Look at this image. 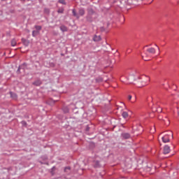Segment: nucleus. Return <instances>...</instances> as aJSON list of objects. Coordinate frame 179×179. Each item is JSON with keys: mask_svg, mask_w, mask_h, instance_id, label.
Listing matches in <instances>:
<instances>
[{"mask_svg": "<svg viewBox=\"0 0 179 179\" xmlns=\"http://www.w3.org/2000/svg\"><path fill=\"white\" fill-rule=\"evenodd\" d=\"M64 112H65V113H68V110H65Z\"/></svg>", "mask_w": 179, "mask_h": 179, "instance_id": "obj_30", "label": "nucleus"}, {"mask_svg": "<svg viewBox=\"0 0 179 179\" xmlns=\"http://www.w3.org/2000/svg\"><path fill=\"white\" fill-rule=\"evenodd\" d=\"M136 79H139V76H135V74H131L129 77V80L131 81V83H132L133 82H135V80H136Z\"/></svg>", "mask_w": 179, "mask_h": 179, "instance_id": "obj_3", "label": "nucleus"}, {"mask_svg": "<svg viewBox=\"0 0 179 179\" xmlns=\"http://www.w3.org/2000/svg\"><path fill=\"white\" fill-rule=\"evenodd\" d=\"M152 110L153 111V113H162V108L159 107V108H156V106H153L152 108Z\"/></svg>", "mask_w": 179, "mask_h": 179, "instance_id": "obj_5", "label": "nucleus"}, {"mask_svg": "<svg viewBox=\"0 0 179 179\" xmlns=\"http://www.w3.org/2000/svg\"><path fill=\"white\" fill-rule=\"evenodd\" d=\"M16 44H17L16 40L13 39L11 41V45H12V47H15V45H16Z\"/></svg>", "mask_w": 179, "mask_h": 179, "instance_id": "obj_16", "label": "nucleus"}, {"mask_svg": "<svg viewBox=\"0 0 179 179\" xmlns=\"http://www.w3.org/2000/svg\"><path fill=\"white\" fill-rule=\"evenodd\" d=\"M94 15V11H93V10H89L88 11V15L87 16V20H88V22H92V15Z\"/></svg>", "mask_w": 179, "mask_h": 179, "instance_id": "obj_2", "label": "nucleus"}, {"mask_svg": "<svg viewBox=\"0 0 179 179\" xmlns=\"http://www.w3.org/2000/svg\"><path fill=\"white\" fill-rule=\"evenodd\" d=\"M59 2L62 5H66V2H65V0H59Z\"/></svg>", "mask_w": 179, "mask_h": 179, "instance_id": "obj_18", "label": "nucleus"}, {"mask_svg": "<svg viewBox=\"0 0 179 179\" xmlns=\"http://www.w3.org/2000/svg\"><path fill=\"white\" fill-rule=\"evenodd\" d=\"M58 13H64V9L63 8L59 9Z\"/></svg>", "mask_w": 179, "mask_h": 179, "instance_id": "obj_24", "label": "nucleus"}, {"mask_svg": "<svg viewBox=\"0 0 179 179\" xmlns=\"http://www.w3.org/2000/svg\"><path fill=\"white\" fill-rule=\"evenodd\" d=\"M0 79H1V76H0Z\"/></svg>", "mask_w": 179, "mask_h": 179, "instance_id": "obj_31", "label": "nucleus"}, {"mask_svg": "<svg viewBox=\"0 0 179 179\" xmlns=\"http://www.w3.org/2000/svg\"><path fill=\"white\" fill-rule=\"evenodd\" d=\"M156 47H157L159 51L160 50V48H159V46H157V45H155Z\"/></svg>", "mask_w": 179, "mask_h": 179, "instance_id": "obj_28", "label": "nucleus"}, {"mask_svg": "<svg viewBox=\"0 0 179 179\" xmlns=\"http://www.w3.org/2000/svg\"><path fill=\"white\" fill-rule=\"evenodd\" d=\"M69 171H71V167L67 166L64 169V172L65 173H69Z\"/></svg>", "mask_w": 179, "mask_h": 179, "instance_id": "obj_17", "label": "nucleus"}, {"mask_svg": "<svg viewBox=\"0 0 179 179\" xmlns=\"http://www.w3.org/2000/svg\"><path fill=\"white\" fill-rule=\"evenodd\" d=\"M85 15V9L81 8L78 11V16L80 17V16H83Z\"/></svg>", "mask_w": 179, "mask_h": 179, "instance_id": "obj_9", "label": "nucleus"}, {"mask_svg": "<svg viewBox=\"0 0 179 179\" xmlns=\"http://www.w3.org/2000/svg\"><path fill=\"white\" fill-rule=\"evenodd\" d=\"M145 57H149V55H148V53H145Z\"/></svg>", "mask_w": 179, "mask_h": 179, "instance_id": "obj_29", "label": "nucleus"}, {"mask_svg": "<svg viewBox=\"0 0 179 179\" xmlns=\"http://www.w3.org/2000/svg\"><path fill=\"white\" fill-rule=\"evenodd\" d=\"M147 52H149V54H156V50L155 48H150L147 49Z\"/></svg>", "mask_w": 179, "mask_h": 179, "instance_id": "obj_6", "label": "nucleus"}, {"mask_svg": "<svg viewBox=\"0 0 179 179\" xmlns=\"http://www.w3.org/2000/svg\"><path fill=\"white\" fill-rule=\"evenodd\" d=\"M34 85H36V86H38L40 85V83L38 81L34 83Z\"/></svg>", "mask_w": 179, "mask_h": 179, "instance_id": "obj_25", "label": "nucleus"}, {"mask_svg": "<svg viewBox=\"0 0 179 179\" xmlns=\"http://www.w3.org/2000/svg\"><path fill=\"white\" fill-rule=\"evenodd\" d=\"M10 97H12V99H17V95H16V94L13 93V92H10Z\"/></svg>", "mask_w": 179, "mask_h": 179, "instance_id": "obj_13", "label": "nucleus"}, {"mask_svg": "<svg viewBox=\"0 0 179 179\" xmlns=\"http://www.w3.org/2000/svg\"><path fill=\"white\" fill-rule=\"evenodd\" d=\"M72 12H73V16H75L77 19H79V15L78 13H76V10H75V9H73Z\"/></svg>", "mask_w": 179, "mask_h": 179, "instance_id": "obj_14", "label": "nucleus"}, {"mask_svg": "<svg viewBox=\"0 0 179 179\" xmlns=\"http://www.w3.org/2000/svg\"><path fill=\"white\" fill-rule=\"evenodd\" d=\"M22 41L25 45H29V41H26L24 39H22Z\"/></svg>", "mask_w": 179, "mask_h": 179, "instance_id": "obj_22", "label": "nucleus"}, {"mask_svg": "<svg viewBox=\"0 0 179 179\" xmlns=\"http://www.w3.org/2000/svg\"><path fill=\"white\" fill-rule=\"evenodd\" d=\"M99 166H100L99 161H96L94 164V167H99Z\"/></svg>", "mask_w": 179, "mask_h": 179, "instance_id": "obj_23", "label": "nucleus"}, {"mask_svg": "<svg viewBox=\"0 0 179 179\" xmlns=\"http://www.w3.org/2000/svg\"><path fill=\"white\" fill-rule=\"evenodd\" d=\"M35 29H36L37 31H40L41 30V26H35Z\"/></svg>", "mask_w": 179, "mask_h": 179, "instance_id": "obj_19", "label": "nucleus"}, {"mask_svg": "<svg viewBox=\"0 0 179 179\" xmlns=\"http://www.w3.org/2000/svg\"><path fill=\"white\" fill-rule=\"evenodd\" d=\"M169 153H170V146H169V145H165V146L164 147V155H167V154H169Z\"/></svg>", "mask_w": 179, "mask_h": 179, "instance_id": "obj_4", "label": "nucleus"}, {"mask_svg": "<svg viewBox=\"0 0 179 179\" xmlns=\"http://www.w3.org/2000/svg\"><path fill=\"white\" fill-rule=\"evenodd\" d=\"M143 59H144V61H148L149 60L148 59H145V56H143Z\"/></svg>", "mask_w": 179, "mask_h": 179, "instance_id": "obj_27", "label": "nucleus"}, {"mask_svg": "<svg viewBox=\"0 0 179 179\" xmlns=\"http://www.w3.org/2000/svg\"><path fill=\"white\" fill-rule=\"evenodd\" d=\"M38 34H40V31H32L33 37H36V36H38Z\"/></svg>", "mask_w": 179, "mask_h": 179, "instance_id": "obj_11", "label": "nucleus"}, {"mask_svg": "<svg viewBox=\"0 0 179 179\" xmlns=\"http://www.w3.org/2000/svg\"><path fill=\"white\" fill-rule=\"evenodd\" d=\"M101 40V38L100 36H94V41H100Z\"/></svg>", "mask_w": 179, "mask_h": 179, "instance_id": "obj_12", "label": "nucleus"}, {"mask_svg": "<svg viewBox=\"0 0 179 179\" xmlns=\"http://www.w3.org/2000/svg\"><path fill=\"white\" fill-rule=\"evenodd\" d=\"M131 99H132V96L129 95V96H128V99H129V100H131Z\"/></svg>", "mask_w": 179, "mask_h": 179, "instance_id": "obj_26", "label": "nucleus"}, {"mask_svg": "<svg viewBox=\"0 0 179 179\" xmlns=\"http://www.w3.org/2000/svg\"><path fill=\"white\" fill-rule=\"evenodd\" d=\"M122 115L123 118H128V113L127 112H123L122 113Z\"/></svg>", "mask_w": 179, "mask_h": 179, "instance_id": "obj_15", "label": "nucleus"}, {"mask_svg": "<svg viewBox=\"0 0 179 179\" xmlns=\"http://www.w3.org/2000/svg\"><path fill=\"white\" fill-rule=\"evenodd\" d=\"M170 136L173 138V131H166L164 136L162 137V139L164 143H167V142H170Z\"/></svg>", "mask_w": 179, "mask_h": 179, "instance_id": "obj_1", "label": "nucleus"}, {"mask_svg": "<svg viewBox=\"0 0 179 179\" xmlns=\"http://www.w3.org/2000/svg\"><path fill=\"white\" fill-rule=\"evenodd\" d=\"M145 80L143 81V83H144V85H148L149 82H150V77L148 76H145Z\"/></svg>", "mask_w": 179, "mask_h": 179, "instance_id": "obj_7", "label": "nucleus"}, {"mask_svg": "<svg viewBox=\"0 0 179 179\" xmlns=\"http://www.w3.org/2000/svg\"><path fill=\"white\" fill-rule=\"evenodd\" d=\"M60 30L64 33L65 31H68V28L65 25H62L60 27Z\"/></svg>", "mask_w": 179, "mask_h": 179, "instance_id": "obj_10", "label": "nucleus"}, {"mask_svg": "<svg viewBox=\"0 0 179 179\" xmlns=\"http://www.w3.org/2000/svg\"><path fill=\"white\" fill-rule=\"evenodd\" d=\"M23 66H27V64H23L22 65H21V66L18 68V69H17V72H18V73L20 72V69H21L22 67H23Z\"/></svg>", "mask_w": 179, "mask_h": 179, "instance_id": "obj_20", "label": "nucleus"}, {"mask_svg": "<svg viewBox=\"0 0 179 179\" xmlns=\"http://www.w3.org/2000/svg\"><path fill=\"white\" fill-rule=\"evenodd\" d=\"M165 125H170V120L166 118V120H164Z\"/></svg>", "mask_w": 179, "mask_h": 179, "instance_id": "obj_21", "label": "nucleus"}, {"mask_svg": "<svg viewBox=\"0 0 179 179\" xmlns=\"http://www.w3.org/2000/svg\"><path fill=\"white\" fill-rule=\"evenodd\" d=\"M122 136L124 138V139H129V138H131V135H129L128 133H123Z\"/></svg>", "mask_w": 179, "mask_h": 179, "instance_id": "obj_8", "label": "nucleus"}]
</instances>
